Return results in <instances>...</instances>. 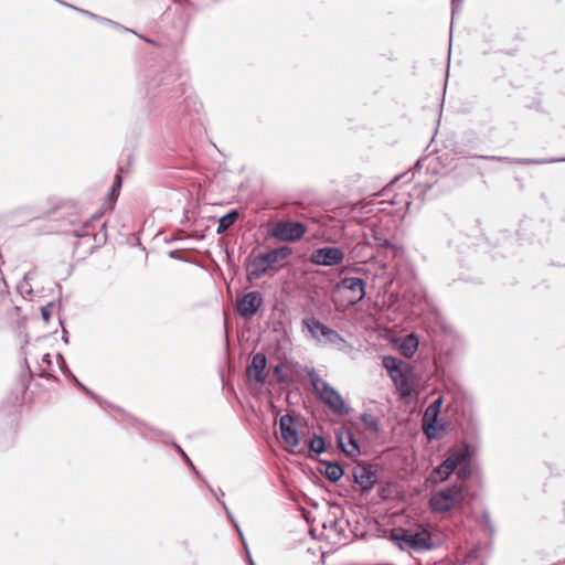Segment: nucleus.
Returning <instances> with one entry per match:
<instances>
[{
	"label": "nucleus",
	"mask_w": 565,
	"mask_h": 565,
	"mask_svg": "<svg viewBox=\"0 0 565 565\" xmlns=\"http://www.w3.org/2000/svg\"><path fill=\"white\" fill-rule=\"evenodd\" d=\"M418 348V340L414 334L407 335L402 342L399 350L405 358H412Z\"/></svg>",
	"instance_id": "obj_17"
},
{
	"label": "nucleus",
	"mask_w": 565,
	"mask_h": 565,
	"mask_svg": "<svg viewBox=\"0 0 565 565\" xmlns=\"http://www.w3.org/2000/svg\"><path fill=\"white\" fill-rule=\"evenodd\" d=\"M404 541L414 548H428L430 546V534L424 530L420 532L406 531L403 535Z\"/></svg>",
	"instance_id": "obj_15"
},
{
	"label": "nucleus",
	"mask_w": 565,
	"mask_h": 565,
	"mask_svg": "<svg viewBox=\"0 0 565 565\" xmlns=\"http://www.w3.org/2000/svg\"><path fill=\"white\" fill-rule=\"evenodd\" d=\"M0 297H1L2 299H6V296H4V294H3L2 291H0Z\"/></svg>",
	"instance_id": "obj_30"
},
{
	"label": "nucleus",
	"mask_w": 565,
	"mask_h": 565,
	"mask_svg": "<svg viewBox=\"0 0 565 565\" xmlns=\"http://www.w3.org/2000/svg\"><path fill=\"white\" fill-rule=\"evenodd\" d=\"M324 439L322 437L315 436L310 440V449L316 454H321L324 450Z\"/></svg>",
	"instance_id": "obj_23"
},
{
	"label": "nucleus",
	"mask_w": 565,
	"mask_h": 565,
	"mask_svg": "<svg viewBox=\"0 0 565 565\" xmlns=\"http://www.w3.org/2000/svg\"><path fill=\"white\" fill-rule=\"evenodd\" d=\"M291 254L292 248L285 245L254 257H248L246 262L248 279H258L270 270H278Z\"/></svg>",
	"instance_id": "obj_1"
},
{
	"label": "nucleus",
	"mask_w": 565,
	"mask_h": 565,
	"mask_svg": "<svg viewBox=\"0 0 565 565\" xmlns=\"http://www.w3.org/2000/svg\"><path fill=\"white\" fill-rule=\"evenodd\" d=\"M266 367V356L263 353H257L253 356L250 364L247 367V375L249 379L258 383L265 381L264 371Z\"/></svg>",
	"instance_id": "obj_14"
},
{
	"label": "nucleus",
	"mask_w": 565,
	"mask_h": 565,
	"mask_svg": "<svg viewBox=\"0 0 565 565\" xmlns=\"http://www.w3.org/2000/svg\"><path fill=\"white\" fill-rule=\"evenodd\" d=\"M344 259V253L338 247H323L315 250L311 255V262L321 266H337Z\"/></svg>",
	"instance_id": "obj_9"
},
{
	"label": "nucleus",
	"mask_w": 565,
	"mask_h": 565,
	"mask_svg": "<svg viewBox=\"0 0 565 565\" xmlns=\"http://www.w3.org/2000/svg\"><path fill=\"white\" fill-rule=\"evenodd\" d=\"M338 443L341 450L349 457L355 458L361 451L360 447L350 430H344L338 435Z\"/></svg>",
	"instance_id": "obj_13"
},
{
	"label": "nucleus",
	"mask_w": 565,
	"mask_h": 565,
	"mask_svg": "<svg viewBox=\"0 0 565 565\" xmlns=\"http://www.w3.org/2000/svg\"><path fill=\"white\" fill-rule=\"evenodd\" d=\"M383 366L388 372L390 377L402 397H408L414 390L413 369L394 356H384Z\"/></svg>",
	"instance_id": "obj_2"
},
{
	"label": "nucleus",
	"mask_w": 565,
	"mask_h": 565,
	"mask_svg": "<svg viewBox=\"0 0 565 565\" xmlns=\"http://www.w3.org/2000/svg\"><path fill=\"white\" fill-rule=\"evenodd\" d=\"M526 107L540 111L542 110V103L540 99L532 98V100L526 105Z\"/></svg>",
	"instance_id": "obj_26"
},
{
	"label": "nucleus",
	"mask_w": 565,
	"mask_h": 565,
	"mask_svg": "<svg viewBox=\"0 0 565 565\" xmlns=\"http://www.w3.org/2000/svg\"><path fill=\"white\" fill-rule=\"evenodd\" d=\"M302 324L315 339L320 340L323 338L329 342H334L339 338L337 331L330 329L313 317L303 319Z\"/></svg>",
	"instance_id": "obj_10"
},
{
	"label": "nucleus",
	"mask_w": 565,
	"mask_h": 565,
	"mask_svg": "<svg viewBox=\"0 0 565 565\" xmlns=\"http://www.w3.org/2000/svg\"><path fill=\"white\" fill-rule=\"evenodd\" d=\"M468 457L467 450H457L451 452L446 461L455 469H457Z\"/></svg>",
	"instance_id": "obj_19"
},
{
	"label": "nucleus",
	"mask_w": 565,
	"mask_h": 565,
	"mask_svg": "<svg viewBox=\"0 0 565 565\" xmlns=\"http://www.w3.org/2000/svg\"><path fill=\"white\" fill-rule=\"evenodd\" d=\"M361 420L366 429H369L372 433L379 431V423L377 419L370 414H363L361 416Z\"/></svg>",
	"instance_id": "obj_22"
},
{
	"label": "nucleus",
	"mask_w": 565,
	"mask_h": 565,
	"mask_svg": "<svg viewBox=\"0 0 565 565\" xmlns=\"http://www.w3.org/2000/svg\"><path fill=\"white\" fill-rule=\"evenodd\" d=\"M470 475V469L468 467H462L458 471L459 479H466Z\"/></svg>",
	"instance_id": "obj_27"
},
{
	"label": "nucleus",
	"mask_w": 565,
	"mask_h": 565,
	"mask_svg": "<svg viewBox=\"0 0 565 565\" xmlns=\"http://www.w3.org/2000/svg\"><path fill=\"white\" fill-rule=\"evenodd\" d=\"M307 233V226L301 222L284 220L273 223L269 227L270 237L279 242H298Z\"/></svg>",
	"instance_id": "obj_6"
},
{
	"label": "nucleus",
	"mask_w": 565,
	"mask_h": 565,
	"mask_svg": "<svg viewBox=\"0 0 565 565\" xmlns=\"http://www.w3.org/2000/svg\"><path fill=\"white\" fill-rule=\"evenodd\" d=\"M324 475L330 481H338L343 476V469L338 463H329L326 467Z\"/></svg>",
	"instance_id": "obj_20"
},
{
	"label": "nucleus",
	"mask_w": 565,
	"mask_h": 565,
	"mask_svg": "<svg viewBox=\"0 0 565 565\" xmlns=\"http://www.w3.org/2000/svg\"><path fill=\"white\" fill-rule=\"evenodd\" d=\"M279 430L285 448L289 451H295L300 444V438L295 427V420L290 415L280 417Z\"/></svg>",
	"instance_id": "obj_8"
},
{
	"label": "nucleus",
	"mask_w": 565,
	"mask_h": 565,
	"mask_svg": "<svg viewBox=\"0 0 565 565\" xmlns=\"http://www.w3.org/2000/svg\"><path fill=\"white\" fill-rule=\"evenodd\" d=\"M120 186H121V175L119 173H117L115 175L114 184L109 192L110 200H115L117 198Z\"/></svg>",
	"instance_id": "obj_24"
},
{
	"label": "nucleus",
	"mask_w": 565,
	"mask_h": 565,
	"mask_svg": "<svg viewBox=\"0 0 565 565\" xmlns=\"http://www.w3.org/2000/svg\"><path fill=\"white\" fill-rule=\"evenodd\" d=\"M338 443L341 450L349 457L355 458L361 451L360 447L350 430H344L338 435Z\"/></svg>",
	"instance_id": "obj_12"
},
{
	"label": "nucleus",
	"mask_w": 565,
	"mask_h": 565,
	"mask_svg": "<svg viewBox=\"0 0 565 565\" xmlns=\"http://www.w3.org/2000/svg\"><path fill=\"white\" fill-rule=\"evenodd\" d=\"M179 450H180V452L182 454V456H183L184 458H186V459H188V457H186L185 452H183L181 448H179Z\"/></svg>",
	"instance_id": "obj_29"
},
{
	"label": "nucleus",
	"mask_w": 565,
	"mask_h": 565,
	"mask_svg": "<svg viewBox=\"0 0 565 565\" xmlns=\"http://www.w3.org/2000/svg\"><path fill=\"white\" fill-rule=\"evenodd\" d=\"M237 217V211H232L228 214L222 216L218 221L217 233L222 234L226 232L236 222Z\"/></svg>",
	"instance_id": "obj_18"
},
{
	"label": "nucleus",
	"mask_w": 565,
	"mask_h": 565,
	"mask_svg": "<svg viewBox=\"0 0 565 565\" xmlns=\"http://www.w3.org/2000/svg\"><path fill=\"white\" fill-rule=\"evenodd\" d=\"M262 303V298L257 291H250L237 300L236 308L244 318L254 316Z\"/></svg>",
	"instance_id": "obj_11"
},
{
	"label": "nucleus",
	"mask_w": 565,
	"mask_h": 565,
	"mask_svg": "<svg viewBox=\"0 0 565 565\" xmlns=\"http://www.w3.org/2000/svg\"><path fill=\"white\" fill-rule=\"evenodd\" d=\"M440 404H441V399L439 398L438 401H436L433 405H430L426 409L425 417H428L429 415H431L433 417H436Z\"/></svg>",
	"instance_id": "obj_25"
},
{
	"label": "nucleus",
	"mask_w": 565,
	"mask_h": 565,
	"mask_svg": "<svg viewBox=\"0 0 565 565\" xmlns=\"http://www.w3.org/2000/svg\"><path fill=\"white\" fill-rule=\"evenodd\" d=\"M463 501L465 487L462 483H456L435 492L429 500V507L434 512L445 513L461 507Z\"/></svg>",
	"instance_id": "obj_4"
},
{
	"label": "nucleus",
	"mask_w": 565,
	"mask_h": 565,
	"mask_svg": "<svg viewBox=\"0 0 565 565\" xmlns=\"http://www.w3.org/2000/svg\"><path fill=\"white\" fill-rule=\"evenodd\" d=\"M455 470L446 460L440 463L435 470L434 475L439 477V481L446 480Z\"/></svg>",
	"instance_id": "obj_21"
},
{
	"label": "nucleus",
	"mask_w": 565,
	"mask_h": 565,
	"mask_svg": "<svg viewBox=\"0 0 565 565\" xmlns=\"http://www.w3.org/2000/svg\"><path fill=\"white\" fill-rule=\"evenodd\" d=\"M309 379L315 394L332 413L341 416L349 414V407L335 388L321 379L315 371L309 373Z\"/></svg>",
	"instance_id": "obj_3"
},
{
	"label": "nucleus",
	"mask_w": 565,
	"mask_h": 565,
	"mask_svg": "<svg viewBox=\"0 0 565 565\" xmlns=\"http://www.w3.org/2000/svg\"><path fill=\"white\" fill-rule=\"evenodd\" d=\"M42 313H43L44 319L47 320L49 315L46 313V311L44 309H43Z\"/></svg>",
	"instance_id": "obj_28"
},
{
	"label": "nucleus",
	"mask_w": 565,
	"mask_h": 565,
	"mask_svg": "<svg viewBox=\"0 0 565 565\" xmlns=\"http://www.w3.org/2000/svg\"><path fill=\"white\" fill-rule=\"evenodd\" d=\"M338 290L345 295L348 305H355L365 297V282L358 277H345L338 285Z\"/></svg>",
	"instance_id": "obj_7"
},
{
	"label": "nucleus",
	"mask_w": 565,
	"mask_h": 565,
	"mask_svg": "<svg viewBox=\"0 0 565 565\" xmlns=\"http://www.w3.org/2000/svg\"><path fill=\"white\" fill-rule=\"evenodd\" d=\"M355 482L361 487L362 490L367 491L373 488L376 476L371 469L362 467L354 473Z\"/></svg>",
	"instance_id": "obj_16"
},
{
	"label": "nucleus",
	"mask_w": 565,
	"mask_h": 565,
	"mask_svg": "<svg viewBox=\"0 0 565 565\" xmlns=\"http://www.w3.org/2000/svg\"><path fill=\"white\" fill-rule=\"evenodd\" d=\"M102 214L95 213L89 221H87L78 231L75 236L79 239L76 247L85 241L88 244V253H93L99 245L104 244L107 239L106 224H99V232H95L96 223L100 222Z\"/></svg>",
	"instance_id": "obj_5"
}]
</instances>
